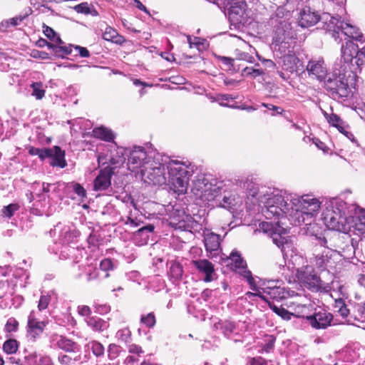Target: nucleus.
<instances>
[{
    "mask_svg": "<svg viewBox=\"0 0 365 365\" xmlns=\"http://www.w3.org/2000/svg\"><path fill=\"white\" fill-rule=\"evenodd\" d=\"M51 341L54 346L66 352L75 353L80 351L81 349L80 345L76 342L62 335L53 334L51 336Z\"/></svg>",
    "mask_w": 365,
    "mask_h": 365,
    "instance_id": "obj_16",
    "label": "nucleus"
},
{
    "mask_svg": "<svg viewBox=\"0 0 365 365\" xmlns=\"http://www.w3.org/2000/svg\"><path fill=\"white\" fill-rule=\"evenodd\" d=\"M128 351L131 354H140V353L143 352V350L140 346L135 344H132L128 346Z\"/></svg>",
    "mask_w": 365,
    "mask_h": 365,
    "instance_id": "obj_60",
    "label": "nucleus"
},
{
    "mask_svg": "<svg viewBox=\"0 0 365 365\" xmlns=\"http://www.w3.org/2000/svg\"><path fill=\"white\" fill-rule=\"evenodd\" d=\"M93 136L105 141L110 142L113 140L115 135L113 132L103 126L96 128L93 130Z\"/></svg>",
    "mask_w": 365,
    "mask_h": 365,
    "instance_id": "obj_28",
    "label": "nucleus"
},
{
    "mask_svg": "<svg viewBox=\"0 0 365 365\" xmlns=\"http://www.w3.org/2000/svg\"><path fill=\"white\" fill-rule=\"evenodd\" d=\"M250 365H267L264 359L262 357H255L250 359Z\"/></svg>",
    "mask_w": 365,
    "mask_h": 365,
    "instance_id": "obj_59",
    "label": "nucleus"
},
{
    "mask_svg": "<svg viewBox=\"0 0 365 365\" xmlns=\"http://www.w3.org/2000/svg\"><path fill=\"white\" fill-rule=\"evenodd\" d=\"M252 196L264 207L262 213L267 219L276 217L277 222H262L259 227L264 232L271 235L273 242L281 249L284 258L292 256V244L284 235L287 229L283 225L288 220L294 226L304 225L307 232H311L314 215L320 208L319 200L311 195L300 197L292 196L283 197L279 191H272L271 188L262 187Z\"/></svg>",
    "mask_w": 365,
    "mask_h": 365,
    "instance_id": "obj_1",
    "label": "nucleus"
},
{
    "mask_svg": "<svg viewBox=\"0 0 365 365\" xmlns=\"http://www.w3.org/2000/svg\"><path fill=\"white\" fill-rule=\"evenodd\" d=\"M27 356H24V359L17 357L16 356H11L7 359L8 362L11 364L16 365H24V360L26 359Z\"/></svg>",
    "mask_w": 365,
    "mask_h": 365,
    "instance_id": "obj_52",
    "label": "nucleus"
},
{
    "mask_svg": "<svg viewBox=\"0 0 365 365\" xmlns=\"http://www.w3.org/2000/svg\"><path fill=\"white\" fill-rule=\"evenodd\" d=\"M262 106L269 110H274L279 114L282 113V112L284 111V110L281 107H278L270 103H262Z\"/></svg>",
    "mask_w": 365,
    "mask_h": 365,
    "instance_id": "obj_56",
    "label": "nucleus"
},
{
    "mask_svg": "<svg viewBox=\"0 0 365 365\" xmlns=\"http://www.w3.org/2000/svg\"><path fill=\"white\" fill-rule=\"evenodd\" d=\"M24 18H25L24 16H19L13 17L8 20H9V24L11 26H16L19 25L20 24V22H21L24 19Z\"/></svg>",
    "mask_w": 365,
    "mask_h": 365,
    "instance_id": "obj_61",
    "label": "nucleus"
},
{
    "mask_svg": "<svg viewBox=\"0 0 365 365\" xmlns=\"http://www.w3.org/2000/svg\"><path fill=\"white\" fill-rule=\"evenodd\" d=\"M333 317L324 310L315 311L313 314L306 316V319L311 327L316 329H324L330 325Z\"/></svg>",
    "mask_w": 365,
    "mask_h": 365,
    "instance_id": "obj_14",
    "label": "nucleus"
},
{
    "mask_svg": "<svg viewBox=\"0 0 365 365\" xmlns=\"http://www.w3.org/2000/svg\"><path fill=\"white\" fill-rule=\"evenodd\" d=\"M73 190L75 193L80 197H85L86 196V190L78 183H76L73 185Z\"/></svg>",
    "mask_w": 365,
    "mask_h": 365,
    "instance_id": "obj_53",
    "label": "nucleus"
},
{
    "mask_svg": "<svg viewBox=\"0 0 365 365\" xmlns=\"http://www.w3.org/2000/svg\"><path fill=\"white\" fill-rule=\"evenodd\" d=\"M225 262L227 266L230 267L232 269H234L247 280L252 290H257L252 272L247 269V262L238 251H232L230 256L226 258Z\"/></svg>",
    "mask_w": 365,
    "mask_h": 365,
    "instance_id": "obj_8",
    "label": "nucleus"
},
{
    "mask_svg": "<svg viewBox=\"0 0 365 365\" xmlns=\"http://www.w3.org/2000/svg\"><path fill=\"white\" fill-rule=\"evenodd\" d=\"M88 346H90L93 354L97 356H102L104 354L105 349L102 344L97 341H91Z\"/></svg>",
    "mask_w": 365,
    "mask_h": 365,
    "instance_id": "obj_34",
    "label": "nucleus"
},
{
    "mask_svg": "<svg viewBox=\"0 0 365 365\" xmlns=\"http://www.w3.org/2000/svg\"><path fill=\"white\" fill-rule=\"evenodd\" d=\"M51 148H41L38 157L41 160H44L45 158H49L51 156L52 153Z\"/></svg>",
    "mask_w": 365,
    "mask_h": 365,
    "instance_id": "obj_55",
    "label": "nucleus"
},
{
    "mask_svg": "<svg viewBox=\"0 0 365 365\" xmlns=\"http://www.w3.org/2000/svg\"><path fill=\"white\" fill-rule=\"evenodd\" d=\"M219 188V186L212 185L205 176L201 175L193 182L192 190L195 195L210 200L216 197Z\"/></svg>",
    "mask_w": 365,
    "mask_h": 365,
    "instance_id": "obj_11",
    "label": "nucleus"
},
{
    "mask_svg": "<svg viewBox=\"0 0 365 365\" xmlns=\"http://www.w3.org/2000/svg\"><path fill=\"white\" fill-rule=\"evenodd\" d=\"M49 302H50V297L48 295H41L39 299V302H38V309L40 311L46 309L48 307Z\"/></svg>",
    "mask_w": 365,
    "mask_h": 365,
    "instance_id": "obj_42",
    "label": "nucleus"
},
{
    "mask_svg": "<svg viewBox=\"0 0 365 365\" xmlns=\"http://www.w3.org/2000/svg\"><path fill=\"white\" fill-rule=\"evenodd\" d=\"M171 223L176 230L182 231L197 232L202 230V225L190 215H184L181 220H179L178 222L173 221Z\"/></svg>",
    "mask_w": 365,
    "mask_h": 365,
    "instance_id": "obj_15",
    "label": "nucleus"
},
{
    "mask_svg": "<svg viewBox=\"0 0 365 365\" xmlns=\"http://www.w3.org/2000/svg\"><path fill=\"white\" fill-rule=\"evenodd\" d=\"M327 28L329 31H332V36L336 39L339 38V34L341 32L344 36L356 40L359 42H364L365 38L360 31V30L356 26H353L349 22L341 20V18L331 16L328 24Z\"/></svg>",
    "mask_w": 365,
    "mask_h": 365,
    "instance_id": "obj_7",
    "label": "nucleus"
},
{
    "mask_svg": "<svg viewBox=\"0 0 365 365\" xmlns=\"http://www.w3.org/2000/svg\"><path fill=\"white\" fill-rule=\"evenodd\" d=\"M39 363L40 365H55L48 356H41L39 359Z\"/></svg>",
    "mask_w": 365,
    "mask_h": 365,
    "instance_id": "obj_62",
    "label": "nucleus"
},
{
    "mask_svg": "<svg viewBox=\"0 0 365 365\" xmlns=\"http://www.w3.org/2000/svg\"><path fill=\"white\" fill-rule=\"evenodd\" d=\"M19 327V322L14 317H10L8 319L6 325H5V331L6 332H15L17 331Z\"/></svg>",
    "mask_w": 365,
    "mask_h": 365,
    "instance_id": "obj_38",
    "label": "nucleus"
},
{
    "mask_svg": "<svg viewBox=\"0 0 365 365\" xmlns=\"http://www.w3.org/2000/svg\"><path fill=\"white\" fill-rule=\"evenodd\" d=\"M346 203L341 200L331 202V207H327L324 213L323 220L326 226L332 230L346 232L347 218Z\"/></svg>",
    "mask_w": 365,
    "mask_h": 365,
    "instance_id": "obj_5",
    "label": "nucleus"
},
{
    "mask_svg": "<svg viewBox=\"0 0 365 365\" xmlns=\"http://www.w3.org/2000/svg\"><path fill=\"white\" fill-rule=\"evenodd\" d=\"M320 19L319 15L311 11L309 8L304 9L300 12L299 25L302 28H307L315 25Z\"/></svg>",
    "mask_w": 365,
    "mask_h": 365,
    "instance_id": "obj_20",
    "label": "nucleus"
},
{
    "mask_svg": "<svg viewBox=\"0 0 365 365\" xmlns=\"http://www.w3.org/2000/svg\"><path fill=\"white\" fill-rule=\"evenodd\" d=\"M204 244L207 252L217 251L220 245V235L205 229L203 231Z\"/></svg>",
    "mask_w": 365,
    "mask_h": 365,
    "instance_id": "obj_21",
    "label": "nucleus"
},
{
    "mask_svg": "<svg viewBox=\"0 0 365 365\" xmlns=\"http://www.w3.org/2000/svg\"><path fill=\"white\" fill-rule=\"evenodd\" d=\"M30 87L32 89L31 96L36 100H41L45 96L46 91L41 82H33Z\"/></svg>",
    "mask_w": 365,
    "mask_h": 365,
    "instance_id": "obj_31",
    "label": "nucleus"
},
{
    "mask_svg": "<svg viewBox=\"0 0 365 365\" xmlns=\"http://www.w3.org/2000/svg\"><path fill=\"white\" fill-rule=\"evenodd\" d=\"M297 278L305 287L312 292L326 289L325 283L315 273L312 266L303 267L297 270Z\"/></svg>",
    "mask_w": 365,
    "mask_h": 365,
    "instance_id": "obj_10",
    "label": "nucleus"
},
{
    "mask_svg": "<svg viewBox=\"0 0 365 365\" xmlns=\"http://www.w3.org/2000/svg\"><path fill=\"white\" fill-rule=\"evenodd\" d=\"M339 304L341 306L339 307V312L343 317H346L349 314V310L344 303L340 302Z\"/></svg>",
    "mask_w": 365,
    "mask_h": 365,
    "instance_id": "obj_64",
    "label": "nucleus"
},
{
    "mask_svg": "<svg viewBox=\"0 0 365 365\" xmlns=\"http://www.w3.org/2000/svg\"><path fill=\"white\" fill-rule=\"evenodd\" d=\"M274 341L275 339L274 338L271 339L264 345L262 350L267 353H269L274 348Z\"/></svg>",
    "mask_w": 365,
    "mask_h": 365,
    "instance_id": "obj_63",
    "label": "nucleus"
},
{
    "mask_svg": "<svg viewBox=\"0 0 365 365\" xmlns=\"http://www.w3.org/2000/svg\"><path fill=\"white\" fill-rule=\"evenodd\" d=\"M71 236V233L68 227H64L63 229H62L60 233V237L61 238L63 242L68 243Z\"/></svg>",
    "mask_w": 365,
    "mask_h": 365,
    "instance_id": "obj_50",
    "label": "nucleus"
},
{
    "mask_svg": "<svg viewBox=\"0 0 365 365\" xmlns=\"http://www.w3.org/2000/svg\"><path fill=\"white\" fill-rule=\"evenodd\" d=\"M38 45L40 47L47 46L48 48L52 50L54 52V53L58 56H63V55H68L72 53L71 45H68V46H58L54 45L53 43L48 42L45 39H40L38 41Z\"/></svg>",
    "mask_w": 365,
    "mask_h": 365,
    "instance_id": "obj_25",
    "label": "nucleus"
},
{
    "mask_svg": "<svg viewBox=\"0 0 365 365\" xmlns=\"http://www.w3.org/2000/svg\"><path fill=\"white\" fill-rule=\"evenodd\" d=\"M309 309V307L307 305H297L294 311L298 317H301L306 319V316L309 315L307 310Z\"/></svg>",
    "mask_w": 365,
    "mask_h": 365,
    "instance_id": "obj_49",
    "label": "nucleus"
},
{
    "mask_svg": "<svg viewBox=\"0 0 365 365\" xmlns=\"http://www.w3.org/2000/svg\"><path fill=\"white\" fill-rule=\"evenodd\" d=\"M221 61L224 64L231 66L234 70H235V66H236V60L235 59L223 56V57H222Z\"/></svg>",
    "mask_w": 365,
    "mask_h": 365,
    "instance_id": "obj_57",
    "label": "nucleus"
},
{
    "mask_svg": "<svg viewBox=\"0 0 365 365\" xmlns=\"http://www.w3.org/2000/svg\"><path fill=\"white\" fill-rule=\"evenodd\" d=\"M237 61H243L249 63H252L254 61V57L245 52H241L237 53V58H235Z\"/></svg>",
    "mask_w": 365,
    "mask_h": 365,
    "instance_id": "obj_46",
    "label": "nucleus"
},
{
    "mask_svg": "<svg viewBox=\"0 0 365 365\" xmlns=\"http://www.w3.org/2000/svg\"><path fill=\"white\" fill-rule=\"evenodd\" d=\"M300 63L299 59L294 53H288L282 57V68L284 70L291 73H297L299 71L298 64Z\"/></svg>",
    "mask_w": 365,
    "mask_h": 365,
    "instance_id": "obj_24",
    "label": "nucleus"
},
{
    "mask_svg": "<svg viewBox=\"0 0 365 365\" xmlns=\"http://www.w3.org/2000/svg\"><path fill=\"white\" fill-rule=\"evenodd\" d=\"M261 289L262 290L263 294H266L269 296L271 299L277 301L282 300L289 297H293L295 294L294 291L286 289L284 287L276 285H268L261 288Z\"/></svg>",
    "mask_w": 365,
    "mask_h": 365,
    "instance_id": "obj_17",
    "label": "nucleus"
},
{
    "mask_svg": "<svg viewBox=\"0 0 365 365\" xmlns=\"http://www.w3.org/2000/svg\"><path fill=\"white\" fill-rule=\"evenodd\" d=\"M140 322L145 324L148 328H153L156 323L154 313L150 312L146 315H142L140 317Z\"/></svg>",
    "mask_w": 365,
    "mask_h": 365,
    "instance_id": "obj_35",
    "label": "nucleus"
},
{
    "mask_svg": "<svg viewBox=\"0 0 365 365\" xmlns=\"http://www.w3.org/2000/svg\"><path fill=\"white\" fill-rule=\"evenodd\" d=\"M115 336L118 340L128 343L130 341L131 331L128 328L122 329L117 331Z\"/></svg>",
    "mask_w": 365,
    "mask_h": 365,
    "instance_id": "obj_36",
    "label": "nucleus"
},
{
    "mask_svg": "<svg viewBox=\"0 0 365 365\" xmlns=\"http://www.w3.org/2000/svg\"><path fill=\"white\" fill-rule=\"evenodd\" d=\"M100 268L106 272L113 270L114 268L113 262L109 258L104 259L100 263Z\"/></svg>",
    "mask_w": 365,
    "mask_h": 365,
    "instance_id": "obj_40",
    "label": "nucleus"
},
{
    "mask_svg": "<svg viewBox=\"0 0 365 365\" xmlns=\"http://www.w3.org/2000/svg\"><path fill=\"white\" fill-rule=\"evenodd\" d=\"M271 24L274 26V39L276 43H282L293 38L294 31L288 21L275 16L271 19Z\"/></svg>",
    "mask_w": 365,
    "mask_h": 365,
    "instance_id": "obj_12",
    "label": "nucleus"
},
{
    "mask_svg": "<svg viewBox=\"0 0 365 365\" xmlns=\"http://www.w3.org/2000/svg\"><path fill=\"white\" fill-rule=\"evenodd\" d=\"M75 11L77 13L88 14L91 12L89 4L87 2H83L76 5L74 7Z\"/></svg>",
    "mask_w": 365,
    "mask_h": 365,
    "instance_id": "obj_41",
    "label": "nucleus"
},
{
    "mask_svg": "<svg viewBox=\"0 0 365 365\" xmlns=\"http://www.w3.org/2000/svg\"><path fill=\"white\" fill-rule=\"evenodd\" d=\"M31 56L34 58H40V59H48V53L45 51H41L38 50H32L31 52Z\"/></svg>",
    "mask_w": 365,
    "mask_h": 365,
    "instance_id": "obj_47",
    "label": "nucleus"
},
{
    "mask_svg": "<svg viewBox=\"0 0 365 365\" xmlns=\"http://www.w3.org/2000/svg\"><path fill=\"white\" fill-rule=\"evenodd\" d=\"M117 154L118 157H111L110 163L115 165L123 164L125 160V155H128V168L132 172L146 168L153 158V155L148 154L145 149L140 146H135L132 150L120 148Z\"/></svg>",
    "mask_w": 365,
    "mask_h": 365,
    "instance_id": "obj_4",
    "label": "nucleus"
},
{
    "mask_svg": "<svg viewBox=\"0 0 365 365\" xmlns=\"http://www.w3.org/2000/svg\"><path fill=\"white\" fill-rule=\"evenodd\" d=\"M192 264L199 272L205 274L204 281L210 282L214 279L215 268L213 264L207 259L193 260Z\"/></svg>",
    "mask_w": 365,
    "mask_h": 365,
    "instance_id": "obj_19",
    "label": "nucleus"
},
{
    "mask_svg": "<svg viewBox=\"0 0 365 365\" xmlns=\"http://www.w3.org/2000/svg\"><path fill=\"white\" fill-rule=\"evenodd\" d=\"M47 322L44 321H38L35 316V313L32 311L28 317L27 332L29 335L35 340L43 331Z\"/></svg>",
    "mask_w": 365,
    "mask_h": 365,
    "instance_id": "obj_18",
    "label": "nucleus"
},
{
    "mask_svg": "<svg viewBox=\"0 0 365 365\" xmlns=\"http://www.w3.org/2000/svg\"><path fill=\"white\" fill-rule=\"evenodd\" d=\"M103 38L119 45H121L125 41L123 36L118 34L116 30L110 26L107 27L103 32Z\"/></svg>",
    "mask_w": 365,
    "mask_h": 365,
    "instance_id": "obj_27",
    "label": "nucleus"
},
{
    "mask_svg": "<svg viewBox=\"0 0 365 365\" xmlns=\"http://www.w3.org/2000/svg\"><path fill=\"white\" fill-rule=\"evenodd\" d=\"M325 116L328 122L333 126L337 127L339 125V123L341 121L340 118L334 113H331L330 115L325 113Z\"/></svg>",
    "mask_w": 365,
    "mask_h": 365,
    "instance_id": "obj_45",
    "label": "nucleus"
},
{
    "mask_svg": "<svg viewBox=\"0 0 365 365\" xmlns=\"http://www.w3.org/2000/svg\"><path fill=\"white\" fill-rule=\"evenodd\" d=\"M358 46L348 40L341 46L340 63L336 66H339L344 71V70H351L353 73H356V70L359 69V64L356 63V61H358Z\"/></svg>",
    "mask_w": 365,
    "mask_h": 365,
    "instance_id": "obj_9",
    "label": "nucleus"
},
{
    "mask_svg": "<svg viewBox=\"0 0 365 365\" xmlns=\"http://www.w3.org/2000/svg\"><path fill=\"white\" fill-rule=\"evenodd\" d=\"M19 207V205L16 203H11L7 206H4L1 210L2 215L8 218H11Z\"/></svg>",
    "mask_w": 365,
    "mask_h": 365,
    "instance_id": "obj_37",
    "label": "nucleus"
},
{
    "mask_svg": "<svg viewBox=\"0 0 365 365\" xmlns=\"http://www.w3.org/2000/svg\"><path fill=\"white\" fill-rule=\"evenodd\" d=\"M356 73L351 70L342 71L341 68H334L324 81V87L329 95L336 101H346L351 97V87L355 84Z\"/></svg>",
    "mask_w": 365,
    "mask_h": 365,
    "instance_id": "obj_3",
    "label": "nucleus"
},
{
    "mask_svg": "<svg viewBox=\"0 0 365 365\" xmlns=\"http://www.w3.org/2000/svg\"><path fill=\"white\" fill-rule=\"evenodd\" d=\"M43 31L46 36L51 40L56 37V34L54 30L44 24L43 25Z\"/></svg>",
    "mask_w": 365,
    "mask_h": 365,
    "instance_id": "obj_51",
    "label": "nucleus"
},
{
    "mask_svg": "<svg viewBox=\"0 0 365 365\" xmlns=\"http://www.w3.org/2000/svg\"><path fill=\"white\" fill-rule=\"evenodd\" d=\"M71 46L72 51L74 49L76 51H78V53L80 55V56L83 58H87L90 56V52L86 48L80 46Z\"/></svg>",
    "mask_w": 365,
    "mask_h": 365,
    "instance_id": "obj_48",
    "label": "nucleus"
},
{
    "mask_svg": "<svg viewBox=\"0 0 365 365\" xmlns=\"http://www.w3.org/2000/svg\"><path fill=\"white\" fill-rule=\"evenodd\" d=\"M183 274L182 266L176 262H173L170 267L169 275L173 281H179L181 279Z\"/></svg>",
    "mask_w": 365,
    "mask_h": 365,
    "instance_id": "obj_29",
    "label": "nucleus"
},
{
    "mask_svg": "<svg viewBox=\"0 0 365 365\" xmlns=\"http://www.w3.org/2000/svg\"><path fill=\"white\" fill-rule=\"evenodd\" d=\"M112 173L110 170H101L94 180L95 190H106L111 184Z\"/></svg>",
    "mask_w": 365,
    "mask_h": 365,
    "instance_id": "obj_22",
    "label": "nucleus"
},
{
    "mask_svg": "<svg viewBox=\"0 0 365 365\" xmlns=\"http://www.w3.org/2000/svg\"><path fill=\"white\" fill-rule=\"evenodd\" d=\"M78 312L80 315L83 317H87L88 318L91 317L90 315L91 314V310L88 306L82 305L78 307Z\"/></svg>",
    "mask_w": 365,
    "mask_h": 365,
    "instance_id": "obj_54",
    "label": "nucleus"
},
{
    "mask_svg": "<svg viewBox=\"0 0 365 365\" xmlns=\"http://www.w3.org/2000/svg\"><path fill=\"white\" fill-rule=\"evenodd\" d=\"M165 167L174 192L178 195L186 192L192 171L185 162L171 160L168 156L154 154L152 162L140 170L141 178L148 184L164 185L166 182Z\"/></svg>",
    "mask_w": 365,
    "mask_h": 365,
    "instance_id": "obj_2",
    "label": "nucleus"
},
{
    "mask_svg": "<svg viewBox=\"0 0 365 365\" xmlns=\"http://www.w3.org/2000/svg\"><path fill=\"white\" fill-rule=\"evenodd\" d=\"M81 359V355L76 356L73 359L66 354H59L58 356V361L62 365H70L73 361H77Z\"/></svg>",
    "mask_w": 365,
    "mask_h": 365,
    "instance_id": "obj_39",
    "label": "nucleus"
},
{
    "mask_svg": "<svg viewBox=\"0 0 365 365\" xmlns=\"http://www.w3.org/2000/svg\"><path fill=\"white\" fill-rule=\"evenodd\" d=\"M51 150L50 165L53 167H59L61 168L66 167L67 163L65 159V151L58 146H53Z\"/></svg>",
    "mask_w": 365,
    "mask_h": 365,
    "instance_id": "obj_23",
    "label": "nucleus"
},
{
    "mask_svg": "<svg viewBox=\"0 0 365 365\" xmlns=\"http://www.w3.org/2000/svg\"><path fill=\"white\" fill-rule=\"evenodd\" d=\"M306 71L309 77L315 78L319 81H324L329 74L327 65L322 57L309 60L306 66Z\"/></svg>",
    "mask_w": 365,
    "mask_h": 365,
    "instance_id": "obj_13",
    "label": "nucleus"
},
{
    "mask_svg": "<svg viewBox=\"0 0 365 365\" xmlns=\"http://www.w3.org/2000/svg\"><path fill=\"white\" fill-rule=\"evenodd\" d=\"M86 322L89 327H91L94 331H103L107 329L109 327V324L96 316L89 317L86 319Z\"/></svg>",
    "mask_w": 365,
    "mask_h": 365,
    "instance_id": "obj_26",
    "label": "nucleus"
},
{
    "mask_svg": "<svg viewBox=\"0 0 365 365\" xmlns=\"http://www.w3.org/2000/svg\"><path fill=\"white\" fill-rule=\"evenodd\" d=\"M312 228H311V232H314L312 234L308 232L309 235L314 236L316 239L319 241V244L320 247H324V249L320 252L319 251L317 245L315 247V253L314 254V257L312 259V263L318 269L322 270H324L328 269L329 267H333L332 262V255L334 254V251L331 249H329L327 245V239L322 233H317L315 232V228H319L318 225L314 222H312Z\"/></svg>",
    "mask_w": 365,
    "mask_h": 365,
    "instance_id": "obj_6",
    "label": "nucleus"
},
{
    "mask_svg": "<svg viewBox=\"0 0 365 365\" xmlns=\"http://www.w3.org/2000/svg\"><path fill=\"white\" fill-rule=\"evenodd\" d=\"M124 221L125 225H130L133 227H137L140 225V222L137 221L136 219H133L130 217H127L125 220L122 219Z\"/></svg>",
    "mask_w": 365,
    "mask_h": 365,
    "instance_id": "obj_58",
    "label": "nucleus"
},
{
    "mask_svg": "<svg viewBox=\"0 0 365 365\" xmlns=\"http://www.w3.org/2000/svg\"><path fill=\"white\" fill-rule=\"evenodd\" d=\"M257 290L255 291V292H247L245 294L246 299H252V297H258L265 302L267 301V299L266 298V297L262 294V292H260L261 288H259L257 287Z\"/></svg>",
    "mask_w": 365,
    "mask_h": 365,
    "instance_id": "obj_44",
    "label": "nucleus"
},
{
    "mask_svg": "<svg viewBox=\"0 0 365 365\" xmlns=\"http://www.w3.org/2000/svg\"><path fill=\"white\" fill-rule=\"evenodd\" d=\"M86 277V280L91 282L98 277V271L96 266L93 264H86L80 267Z\"/></svg>",
    "mask_w": 365,
    "mask_h": 365,
    "instance_id": "obj_30",
    "label": "nucleus"
},
{
    "mask_svg": "<svg viewBox=\"0 0 365 365\" xmlns=\"http://www.w3.org/2000/svg\"><path fill=\"white\" fill-rule=\"evenodd\" d=\"M266 302L268 303L269 308L277 315L280 316L283 319L289 320L291 319V315H292V314H291L287 309L283 307H278L274 303L269 302L268 300Z\"/></svg>",
    "mask_w": 365,
    "mask_h": 365,
    "instance_id": "obj_33",
    "label": "nucleus"
},
{
    "mask_svg": "<svg viewBox=\"0 0 365 365\" xmlns=\"http://www.w3.org/2000/svg\"><path fill=\"white\" fill-rule=\"evenodd\" d=\"M119 352V346L115 344H110L108 349V357L110 359H115L118 356Z\"/></svg>",
    "mask_w": 365,
    "mask_h": 365,
    "instance_id": "obj_43",
    "label": "nucleus"
},
{
    "mask_svg": "<svg viewBox=\"0 0 365 365\" xmlns=\"http://www.w3.org/2000/svg\"><path fill=\"white\" fill-rule=\"evenodd\" d=\"M19 349V342L14 339L6 340L2 346L3 351L7 354H16Z\"/></svg>",
    "mask_w": 365,
    "mask_h": 365,
    "instance_id": "obj_32",
    "label": "nucleus"
}]
</instances>
